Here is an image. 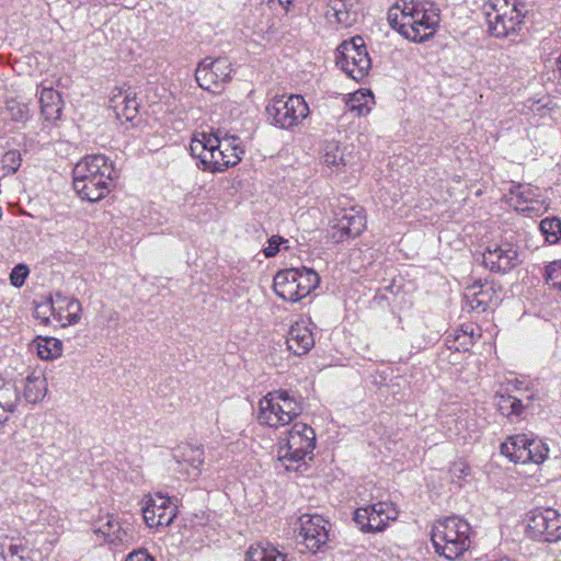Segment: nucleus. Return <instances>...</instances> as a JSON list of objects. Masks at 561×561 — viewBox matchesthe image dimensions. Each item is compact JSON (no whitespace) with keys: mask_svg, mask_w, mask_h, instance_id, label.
<instances>
[{"mask_svg":"<svg viewBox=\"0 0 561 561\" xmlns=\"http://www.w3.org/2000/svg\"><path fill=\"white\" fill-rule=\"evenodd\" d=\"M388 22L410 42L422 43L437 31V9L420 0H399L388 11Z\"/></svg>","mask_w":561,"mask_h":561,"instance_id":"1","label":"nucleus"},{"mask_svg":"<svg viewBox=\"0 0 561 561\" xmlns=\"http://www.w3.org/2000/svg\"><path fill=\"white\" fill-rule=\"evenodd\" d=\"M113 167L105 156H88L73 168V188L85 201L98 202L108 193Z\"/></svg>","mask_w":561,"mask_h":561,"instance_id":"2","label":"nucleus"},{"mask_svg":"<svg viewBox=\"0 0 561 561\" xmlns=\"http://www.w3.org/2000/svg\"><path fill=\"white\" fill-rule=\"evenodd\" d=\"M316 448V432L306 423L297 422L279 438L277 460L285 469H297L311 460Z\"/></svg>","mask_w":561,"mask_h":561,"instance_id":"3","label":"nucleus"},{"mask_svg":"<svg viewBox=\"0 0 561 561\" xmlns=\"http://www.w3.org/2000/svg\"><path fill=\"white\" fill-rule=\"evenodd\" d=\"M470 526L459 517L438 519L432 527V542L435 551L448 560L462 556L470 547Z\"/></svg>","mask_w":561,"mask_h":561,"instance_id":"4","label":"nucleus"},{"mask_svg":"<svg viewBox=\"0 0 561 561\" xmlns=\"http://www.w3.org/2000/svg\"><path fill=\"white\" fill-rule=\"evenodd\" d=\"M300 413V404L287 391H272L259 401L257 422L277 430L290 424Z\"/></svg>","mask_w":561,"mask_h":561,"instance_id":"5","label":"nucleus"},{"mask_svg":"<svg viewBox=\"0 0 561 561\" xmlns=\"http://www.w3.org/2000/svg\"><path fill=\"white\" fill-rule=\"evenodd\" d=\"M500 455L514 465H541L549 456V446L541 438L518 433L507 436L499 447Z\"/></svg>","mask_w":561,"mask_h":561,"instance_id":"6","label":"nucleus"},{"mask_svg":"<svg viewBox=\"0 0 561 561\" xmlns=\"http://www.w3.org/2000/svg\"><path fill=\"white\" fill-rule=\"evenodd\" d=\"M320 283L316 271L308 267L287 268L274 276L273 287L283 300L297 302L310 295Z\"/></svg>","mask_w":561,"mask_h":561,"instance_id":"7","label":"nucleus"},{"mask_svg":"<svg viewBox=\"0 0 561 561\" xmlns=\"http://www.w3.org/2000/svg\"><path fill=\"white\" fill-rule=\"evenodd\" d=\"M335 62L353 80L359 81L365 78L371 62L364 39L355 36L351 41L343 42L336 49Z\"/></svg>","mask_w":561,"mask_h":561,"instance_id":"8","label":"nucleus"},{"mask_svg":"<svg viewBox=\"0 0 561 561\" xmlns=\"http://www.w3.org/2000/svg\"><path fill=\"white\" fill-rule=\"evenodd\" d=\"M309 106L301 95H279L272 99L266 106L268 118L282 128H291L309 115Z\"/></svg>","mask_w":561,"mask_h":561,"instance_id":"9","label":"nucleus"},{"mask_svg":"<svg viewBox=\"0 0 561 561\" xmlns=\"http://www.w3.org/2000/svg\"><path fill=\"white\" fill-rule=\"evenodd\" d=\"M398 517L399 512L391 502H377L358 507L354 513V522L365 534L381 533Z\"/></svg>","mask_w":561,"mask_h":561,"instance_id":"10","label":"nucleus"},{"mask_svg":"<svg viewBox=\"0 0 561 561\" xmlns=\"http://www.w3.org/2000/svg\"><path fill=\"white\" fill-rule=\"evenodd\" d=\"M529 537L543 542L561 540V514L553 508H536L526 519Z\"/></svg>","mask_w":561,"mask_h":561,"instance_id":"11","label":"nucleus"},{"mask_svg":"<svg viewBox=\"0 0 561 561\" xmlns=\"http://www.w3.org/2000/svg\"><path fill=\"white\" fill-rule=\"evenodd\" d=\"M299 543L311 553L320 551L329 540V523L318 514H302L296 522Z\"/></svg>","mask_w":561,"mask_h":561,"instance_id":"12","label":"nucleus"},{"mask_svg":"<svg viewBox=\"0 0 561 561\" xmlns=\"http://www.w3.org/2000/svg\"><path fill=\"white\" fill-rule=\"evenodd\" d=\"M231 62L226 58L204 59L195 70L198 85L211 93H220L231 80Z\"/></svg>","mask_w":561,"mask_h":561,"instance_id":"13","label":"nucleus"},{"mask_svg":"<svg viewBox=\"0 0 561 561\" xmlns=\"http://www.w3.org/2000/svg\"><path fill=\"white\" fill-rule=\"evenodd\" d=\"M218 144L219 136L216 134L197 131L192 136L190 144L191 153L199 160L205 171L214 173L226 170L219 147H217Z\"/></svg>","mask_w":561,"mask_h":561,"instance_id":"14","label":"nucleus"},{"mask_svg":"<svg viewBox=\"0 0 561 561\" xmlns=\"http://www.w3.org/2000/svg\"><path fill=\"white\" fill-rule=\"evenodd\" d=\"M141 512L148 527H164L176 517L178 506L171 497L161 493L148 494L141 500Z\"/></svg>","mask_w":561,"mask_h":561,"instance_id":"15","label":"nucleus"},{"mask_svg":"<svg viewBox=\"0 0 561 561\" xmlns=\"http://www.w3.org/2000/svg\"><path fill=\"white\" fill-rule=\"evenodd\" d=\"M493 36L507 38L515 35L524 20L516 0H493Z\"/></svg>","mask_w":561,"mask_h":561,"instance_id":"16","label":"nucleus"},{"mask_svg":"<svg viewBox=\"0 0 561 561\" xmlns=\"http://www.w3.org/2000/svg\"><path fill=\"white\" fill-rule=\"evenodd\" d=\"M83 307L79 299L55 294V322L61 328L75 327L82 319Z\"/></svg>","mask_w":561,"mask_h":561,"instance_id":"17","label":"nucleus"},{"mask_svg":"<svg viewBox=\"0 0 561 561\" xmlns=\"http://www.w3.org/2000/svg\"><path fill=\"white\" fill-rule=\"evenodd\" d=\"M285 343L290 353L302 356L313 347L314 337L305 321H297L289 328Z\"/></svg>","mask_w":561,"mask_h":561,"instance_id":"18","label":"nucleus"},{"mask_svg":"<svg viewBox=\"0 0 561 561\" xmlns=\"http://www.w3.org/2000/svg\"><path fill=\"white\" fill-rule=\"evenodd\" d=\"M359 0H330L327 18L332 23L351 26L357 20Z\"/></svg>","mask_w":561,"mask_h":561,"instance_id":"19","label":"nucleus"},{"mask_svg":"<svg viewBox=\"0 0 561 561\" xmlns=\"http://www.w3.org/2000/svg\"><path fill=\"white\" fill-rule=\"evenodd\" d=\"M41 114L47 122H56L62 113V100L58 91L51 87L41 85L38 90Z\"/></svg>","mask_w":561,"mask_h":561,"instance_id":"20","label":"nucleus"},{"mask_svg":"<svg viewBox=\"0 0 561 561\" xmlns=\"http://www.w3.org/2000/svg\"><path fill=\"white\" fill-rule=\"evenodd\" d=\"M111 107L116 118L123 122H131L138 113V102L131 92L116 90L111 98Z\"/></svg>","mask_w":561,"mask_h":561,"instance_id":"21","label":"nucleus"},{"mask_svg":"<svg viewBox=\"0 0 561 561\" xmlns=\"http://www.w3.org/2000/svg\"><path fill=\"white\" fill-rule=\"evenodd\" d=\"M24 398L30 403L42 401L47 394V380L43 369H33L24 380Z\"/></svg>","mask_w":561,"mask_h":561,"instance_id":"22","label":"nucleus"},{"mask_svg":"<svg viewBox=\"0 0 561 561\" xmlns=\"http://www.w3.org/2000/svg\"><path fill=\"white\" fill-rule=\"evenodd\" d=\"M374 105L375 96L369 89H359L345 98L346 108L357 117L368 115Z\"/></svg>","mask_w":561,"mask_h":561,"instance_id":"23","label":"nucleus"},{"mask_svg":"<svg viewBox=\"0 0 561 561\" xmlns=\"http://www.w3.org/2000/svg\"><path fill=\"white\" fill-rule=\"evenodd\" d=\"M336 228L341 239L355 238L365 230L366 218L360 211L351 209L339 219Z\"/></svg>","mask_w":561,"mask_h":561,"instance_id":"24","label":"nucleus"},{"mask_svg":"<svg viewBox=\"0 0 561 561\" xmlns=\"http://www.w3.org/2000/svg\"><path fill=\"white\" fill-rule=\"evenodd\" d=\"M496 261H493V270L497 272L507 273L518 265V252L516 247L511 242H504L493 250Z\"/></svg>","mask_w":561,"mask_h":561,"instance_id":"25","label":"nucleus"},{"mask_svg":"<svg viewBox=\"0 0 561 561\" xmlns=\"http://www.w3.org/2000/svg\"><path fill=\"white\" fill-rule=\"evenodd\" d=\"M219 152L222 156V162L226 164V170L230 167H234L241 161L243 149L240 146V140L236 136H224L219 137Z\"/></svg>","mask_w":561,"mask_h":561,"instance_id":"26","label":"nucleus"},{"mask_svg":"<svg viewBox=\"0 0 561 561\" xmlns=\"http://www.w3.org/2000/svg\"><path fill=\"white\" fill-rule=\"evenodd\" d=\"M38 357L43 360H53L62 355L64 346L59 339L51 336H37L33 343Z\"/></svg>","mask_w":561,"mask_h":561,"instance_id":"27","label":"nucleus"},{"mask_svg":"<svg viewBox=\"0 0 561 561\" xmlns=\"http://www.w3.org/2000/svg\"><path fill=\"white\" fill-rule=\"evenodd\" d=\"M94 534L104 541L113 545L122 543L127 536L119 522L113 516H107L106 520L94 529Z\"/></svg>","mask_w":561,"mask_h":561,"instance_id":"28","label":"nucleus"},{"mask_svg":"<svg viewBox=\"0 0 561 561\" xmlns=\"http://www.w3.org/2000/svg\"><path fill=\"white\" fill-rule=\"evenodd\" d=\"M321 161L333 173L342 172L346 165L344 150L340 147L339 144L334 141L328 142L325 145Z\"/></svg>","mask_w":561,"mask_h":561,"instance_id":"29","label":"nucleus"},{"mask_svg":"<svg viewBox=\"0 0 561 561\" xmlns=\"http://www.w3.org/2000/svg\"><path fill=\"white\" fill-rule=\"evenodd\" d=\"M245 561H287V559L275 547L256 543L248 549Z\"/></svg>","mask_w":561,"mask_h":561,"instance_id":"30","label":"nucleus"},{"mask_svg":"<svg viewBox=\"0 0 561 561\" xmlns=\"http://www.w3.org/2000/svg\"><path fill=\"white\" fill-rule=\"evenodd\" d=\"M481 285H473L468 288L466 294L467 305L469 308L477 312H486L491 302V296L488 290H482Z\"/></svg>","mask_w":561,"mask_h":561,"instance_id":"31","label":"nucleus"},{"mask_svg":"<svg viewBox=\"0 0 561 561\" xmlns=\"http://www.w3.org/2000/svg\"><path fill=\"white\" fill-rule=\"evenodd\" d=\"M476 341V334L473 329L469 325L461 328L454 333L453 340H449V348L455 350L457 352L468 351Z\"/></svg>","mask_w":561,"mask_h":561,"instance_id":"32","label":"nucleus"},{"mask_svg":"<svg viewBox=\"0 0 561 561\" xmlns=\"http://www.w3.org/2000/svg\"><path fill=\"white\" fill-rule=\"evenodd\" d=\"M19 401L16 388L0 379V410L2 413L12 412Z\"/></svg>","mask_w":561,"mask_h":561,"instance_id":"33","label":"nucleus"},{"mask_svg":"<svg viewBox=\"0 0 561 561\" xmlns=\"http://www.w3.org/2000/svg\"><path fill=\"white\" fill-rule=\"evenodd\" d=\"M34 317L44 324L55 322V295L35 305Z\"/></svg>","mask_w":561,"mask_h":561,"instance_id":"34","label":"nucleus"},{"mask_svg":"<svg viewBox=\"0 0 561 561\" xmlns=\"http://www.w3.org/2000/svg\"><path fill=\"white\" fill-rule=\"evenodd\" d=\"M540 231L548 243L556 244L561 240V220L557 217L541 220Z\"/></svg>","mask_w":561,"mask_h":561,"instance_id":"35","label":"nucleus"},{"mask_svg":"<svg viewBox=\"0 0 561 561\" xmlns=\"http://www.w3.org/2000/svg\"><path fill=\"white\" fill-rule=\"evenodd\" d=\"M497 401L495 402L500 413L504 415L518 414L522 409L520 401L512 396L505 397L502 393L496 396Z\"/></svg>","mask_w":561,"mask_h":561,"instance_id":"36","label":"nucleus"},{"mask_svg":"<svg viewBox=\"0 0 561 561\" xmlns=\"http://www.w3.org/2000/svg\"><path fill=\"white\" fill-rule=\"evenodd\" d=\"M448 473L453 483L460 484L469 476L470 468L466 461L459 459L450 465Z\"/></svg>","mask_w":561,"mask_h":561,"instance_id":"37","label":"nucleus"},{"mask_svg":"<svg viewBox=\"0 0 561 561\" xmlns=\"http://www.w3.org/2000/svg\"><path fill=\"white\" fill-rule=\"evenodd\" d=\"M547 282L561 290V260L550 263L546 268Z\"/></svg>","mask_w":561,"mask_h":561,"instance_id":"38","label":"nucleus"},{"mask_svg":"<svg viewBox=\"0 0 561 561\" xmlns=\"http://www.w3.org/2000/svg\"><path fill=\"white\" fill-rule=\"evenodd\" d=\"M7 110L14 121H23L28 116L27 105L22 104L14 99L7 101Z\"/></svg>","mask_w":561,"mask_h":561,"instance_id":"39","label":"nucleus"},{"mask_svg":"<svg viewBox=\"0 0 561 561\" xmlns=\"http://www.w3.org/2000/svg\"><path fill=\"white\" fill-rule=\"evenodd\" d=\"M529 191H530L529 186L518 185V186L515 187V191L512 192V195H515L516 197L523 198V202H518L517 201L516 203H514V207L517 210H520V211H533V210H536L535 206H529V205H525L524 206V204L528 203V199L525 197V195L528 194ZM529 203L533 204L531 201H529Z\"/></svg>","mask_w":561,"mask_h":561,"instance_id":"40","label":"nucleus"},{"mask_svg":"<svg viewBox=\"0 0 561 561\" xmlns=\"http://www.w3.org/2000/svg\"><path fill=\"white\" fill-rule=\"evenodd\" d=\"M193 454L194 455L191 458L185 459L184 461L188 462L190 467H191V470L188 471V476L192 479H196L202 472V468L204 465V457H203V451H201V450H196Z\"/></svg>","mask_w":561,"mask_h":561,"instance_id":"41","label":"nucleus"},{"mask_svg":"<svg viewBox=\"0 0 561 561\" xmlns=\"http://www.w3.org/2000/svg\"><path fill=\"white\" fill-rule=\"evenodd\" d=\"M27 275H28V268L26 267V265H24V264L16 265L10 274L11 284L15 287H21L24 284Z\"/></svg>","mask_w":561,"mask_h":561,"instance_id":"42","label":"nucleus"},{"mask_svg":"<svg viewBox=\"0 0 561 561\" xmlns=\"http://www.w3.org/2000/svg\"><path fill=\"white\" fill-rule=\"evenodd\" d=\"M2 162L9 172H15L21 164V156L18 151H8L3 156Z\"/></svg>","mask_w":561,"mask_h":561,"instance_id":"43","label":"nucleus"},{"mask_svg":"<svg viewBox=\"0 0 561 561\" xmlns=\"http://www.w3.org/2000/svg\"><path fill=\"white\" fill-rule=\"evenodd\" d=\"M283 238L278 236H273L267 245L263 249V253L266 257H273L279 252V247L283 243Z\"/></svg>","mask_w":561,"mask_h":561,"instance_id":"44","label":"nucleus"},{"mask_svg":"<svg viewBox=\"0 0 561 561\" xmlns=\"http://www.w3.org/2000/svg\"><path fill=\"white\" fill-rule=\"evenodd\" d=\"M126 561H153V558L145 550H137L129 553Z\"/></svg>","mask_w":561,"mask_h":561,"instance_id":"45","label":"nucleus"},{"mask_svg":"<svg viewBox=\"0 0 561 561\" xmlns=\"http://www.w3.org/2000/svg\"><path fill=\"white\" fill-rule=\"evenodd\" d=\"M267 4L271 8L279 7L287 13L293 4V1L291 0H267Z\"/></svg>","mask_w":561,"mask_h":561,"instance_id":"46","label":"nucleus"},{"mask_svg":"<svg viewBox=\"0 0 561 561\" xmlns=\"http://www.w3.org/2000/svg\"><path fill=\"white\" fill-rule=\"evenodd\" d=\"M20 550L23 551L24 549L21 546H11L10 547V551L12 554H18Z\"/></svg>","mask_w":561,"mask_h":561,"instance_id":"47","label":"nucleus"}]
</instances>
